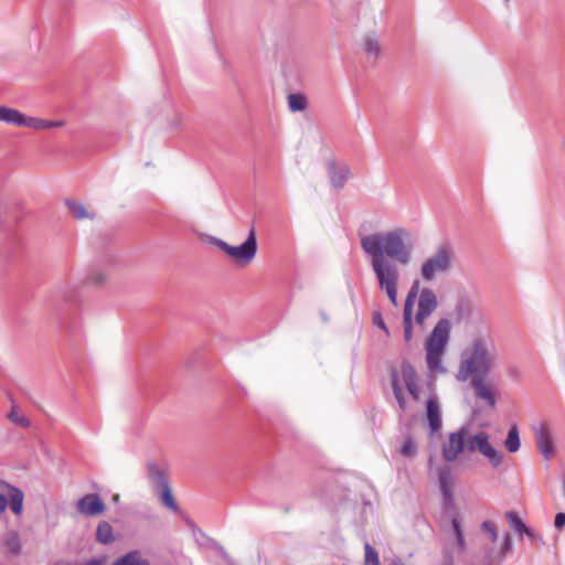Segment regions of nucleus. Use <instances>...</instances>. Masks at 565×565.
Wrapping results in <instances>:
<instances>
[{
	"instance_id": "obj_1",
	"label": "nucleus",
	"mask_w": 565,
	"mask_h": 565,
	"mask_svg": "<svg viewBox=\"0 0 565 565\" xmlns=\"http://www.w3.org/2000/svg\"><path fill=\"white\" fill-rule=\"evenodd\" d=\"M361 248L371 257V267L379 287L396 307L399 270L397 264L407 265L412 259L411 233L397 227L385 233H374L361 238Z\"/></svg>"
},
{
	"instance_id": "obj_2",
	"label": "nucleus",
	"mask_w": 565,
	"mask_h": 565,
	"mask_svg": "<svg viewBox=\"0 0 565 565\" xmlns=\"http://www.w3.org/2000/svg\"><path fill=\"white\" fill-rule=\"evenodd\" d=\"M498 351L491 341L476 338L462 352L456 379L466 382L471 377V386L477 398L486 401L491 408L495 407V397L484 380L495 367Z\"/></svg>"
},
{
	"instance_id": "obj_3",
	"label": "nucleus",
	"mask_w": 565,
	"mask_h": 565,
	"mask_svg": "<svg viewBox=\"0 0 565 565\" xmlns=\"http://www.w3.org/2000/svg\"><path fill=\"white\" fill-rule=\"evenodd\" d=\"M454 248L449 243H443L423 262L420 276L425 281H433L438 274H448L454 267Z\"/></svg>"
},
{
	"instance_id": "obj_4",
	"label": "nucleus",
	"mask_w": 565,
	"mask_h": 565,
	"mask_svg": "<svg viewBox=\"0 0 565 565\" xmlns=\"http://www.w3.org/2000/svg\"><path fill=\"white\" fill-rule=\"evenodd\" d=\"M211 243L230 256L237 265H249L257 253V237L254 228H250L247 238L238 246H233L221 238H212Z\"/></svg>"
},
{
	"instance_id": "obj_5",
	"label": "nucleus",
	"mask_w": 565,
	"mask_h": 565,
	"mask_svg": "<svg viewBox=\"0 0 565 565\" xmlns=\"http://www.w3.org/2000/svg\"><path fill=\"white\" fill-rule=\"evenodd\" d=\"M147 472L151 487L159 495L161 503L170 511L174 513L179 512L180 509L173 498L166 472L154 462H149L147 465Z\"/></svg>"
},
{
	"instance_id": "obj_6",
	"label": "nucleus",
	"mask_w": 565,
	"mask_h": 565,
	"mask_svg": "<svg viewBox=\"0 0 565 565\" xmlns=\"http://www.w3.org/2000/svg\"><path fill=\"white\" fill-rule=\"evenodd\" d=\"M419 281L415 280L405 299L404 310H403V329H404V340L408 343L413 339V310L416 297L419 296Z\"/></svg>"
},
{
	"instance_id": "obj_7",
	"label": "nucleus",
	"mask_w": 565,
	"mask_h": 565,
	"mask_svg": "<svg viewBox=\"0 0 565 565\" xmlns=\"http://www.w3.org/2000/svg\"><path fill=\"white\" fill-rule=\"evenodd\" d=\"M451 322L447 318H441L429 333L425 348L445 351L450 338Z\"/></svg>"
},
{
	"instance_id": "obj_8",
	"label": "nucleus",
	"mask_w": 565,
	"mask_h": 565,
	"mask_svg": "<svg viewBox=\"0 0 565 565\" xmlns=\"http://www.w3.org/2000/svg\"><path fill=\"white\" fill-rule=\"evenodd\" d=\"M466 437V427H461L457 431L449 434L448 440L443 445V457L446 461L454 462L463 451Z\"/></svg>"
},
{
	"instance_id": "obj_9",
	"label": "nucleus",
	"mask_w": 565,
	"mask_h": 565,
	"mask_svg": "<svg viewBox=\"0 0 565 565\" xmlns=\"http://www.w3.org/2000/svg\"><path fill=\"white\" fill-rule=\"evenodd\" d=\"M473 441L476 443L477 450L488 458L492 467H499L503 461V454L500 450L494 449L489 443V436L484 431H479L473 435Z\"/></svg>"
},
{
	"instance_id": "obj_10",
	"label": "nucleus",
	"mask_w": 565,
	"mask_h": 565,
	"mask_svg": "<svg viewBox=\"0 0 565 565\" xmlns=\"http://www.w3.org/2000/svg\"><path fill=\"white\" fill-rule=\"evenodd\" d=\"M327 170L330 179V184L337 191L343 189L347 181L351 178L350 167L345 163H338L333 159L327 161Z\"/></svg>"
},
{
	"instance_id": "obj_11",
	"label": "nucleus",
	"mask_w": 565,
	"mask_h": 565,
	"mask_svg": "<svg viewBox=\"0 0 565 565\" xmlns=\"http://www.w3.org/2000/svg\"><path fill=\"white\" fill-rule=\"evenodd\" d=\"M76 507L79 513L87 516L99 515L106 509L104 501L97 493H88L82 497Z\"/></svg>"
},
{
	"instance_id": "obj_12",
	"label": "nucleus",
	"mask_w": 565,
	"mask_h": 565,
	"mask_svg": "<svg viewBox=\"0 0 565 565\" xmlns=\"http://www.w3.org/2000/svg\"><path fill=\"white\" fill-rule=\"evenodd\" d=\"M534 436L539 451L545 459H551L554 455V443L550 428L542 424L535 429Z\"/></svg>"
},
{
	"instance_id": "obj_13",
	"label": "nucleus",
	"mask_w": 565,
	"mask_h": 565,
	"mask_svg": "<svg viewBox=\"0 0 565 565\" xmlns=\"http://www.w3.org/2000/svg\"><path fill=\"white\" fill-rule=\"evenodd\" d=\"M437 308L438 299L436 292L431 288L427 287L420 289L418 296L417 311H422V313H425L430 317Z\"/></svg>"
},
{
	"instance_id": "obj_14",
	"label": "nucleus",
	"mask_w": 565,
	"mask_h": 565,
	"mask_svg": "<svg viewBox=\"0 0 565 565\" xmlns=\"http://www.w3.org/2000/svg\"><path fill=\"white\" fill-rule=\"evenodd\" d=\"M426 414L430 434L437 433L441 428V416L439 404L436 396H430L426 402Z\"/></svg>"
},
{
	"instance_id": "obj_15",
	"label": "nucleus",
	"mask_w": 565,
	"mask_h": 565,
	"mask_svg": "<svg viewBox=\"0 0 565 565\" xmlns=\"http://www.w3.org/2000/svg\"><path fill=\"white\" fill-rule=\"evenodd\" d=\"M452 475L451 467L444 466L438 471V484L441 494L446 501L452 500V490H451Z\"/></svg>"
},
{
	"instance_id": "obj_16",
	"label": "nucleus",
	"mask_w": 565,
	"mask_h": 565,
	"mask_svg": "<svg viewBox=\"0 0 565 565\" xmlns=\"http://www.w3.org/2000/svg\"><path fill=\"white\" fill-rule=\"evenodd\" d=\"M65 205L67 206L72 216L78 221L82 220H94L96 217V212L88 210L82 202L67 199L65 201Z\"/></svg>"
},
{
	"instance_id": "obj_17",
	"label": "nucleus",
	"mask_w": 565,
	"mask_h": 565,
	"mask_svg": "<svg viewBox=\"0 0 565 565\" xmlns=\"http://www.w3.org/2000/svg\"><path fill=\"white\" fill-rule=\"evenodd\" d=\"M426 364L431 373L445 374L447 369L443 364L441 355L444 351L425 348Z\"/></svg>"
},
{
	"instance_id": "obj_18",
	"label": "nucleus",
	"mask_w": 565,
	"mask_h": 565,
	"mask_svg": "<svg viewBox=\"0 0 565 565\" xmlns=\"http://www.w3.org/2000/svg\"><path fill=\"white\" fill-rule=\"evenodd\" d=\"M399 382L402 381L406 388L418 385V375L415 367L408 363L401 364L399 373L397 372Z\"/></svg>"
},
{
	"instance_id": "obj_19",
	"label": "nucleus",
	"mask_w": 565,
	"mask_h": 565,
	"mask_svg": "<svg viewBox=\"0 0 565 565\" xmlns=\"http://www.w3.org/2000/svg\"><path fill=\"white\" fill-rule=\"evenodd\" d=\"M111 565H150V562L142 557L139 550H132L118 557Z\"/></svg>"
},
{
	"instance_id": "obj_20",
	"label": "nucleus",
	"mask_w": 565,
	"mask_h": 565,
	"mask_svg": "<svg viewBox=\"0 0 565 565\" xmlns=\"http://www.w3.org/2000/svg\"><path fill=\"white\" fill-rule=\"evenodd\" d=\"M53 303L72 302L75 300V287L71 285H62L57 287L51 295Z\"/></svg>"
},
{
	"instance_id": "obj_21",
	"label": "nucleus",
	"mask_w": 565,
	"mask_h": 565,
	"mask_svg": "<svg viewBox=\"0 0 565 565\" xmlns=\"http://www.w3.org/2000/svg\"><path fill=\"white\" fill-rule=\"evenodd\" d=\"M391 384H392L394 397L398 404L401 415H402L407 409V402L403 394L402 385L399 384L397 371L394 369L391 371Z\"/></svg>"
},
{
	"instance_id": "obj_22",
	"label": "nucleus",
	"mask_w": 565,
	"mask_h": 565,
	"mask_svg": "<svg viewBox=\"0 0 565 565\" xmlns=\"http://www.w3.org/2000/svg\"><path fill=\"white\" fill-rule=\"evenodd\" d=\"M7 487L9 488L10 509L12 510V512L14 514L19 515L22 513V510H23L24 494H23L22 490H20L19 488H17L14 486L7 484Z\"/></svg>"
},
{
	"instance_id": "obj_23",
	"label": "nucleus",
	"mask_w": 565,
	"mask_h": 565,
	"mask_svg": "<svg viewBox=\"0 0 565 565\" xmlns=\"http://www.w3.org/2000/svg\"><path fill=\"white\" fill-rule=\"evenodd\" d=\"M96 541L100 544H111L115 541L113 526L107 521H100L96 529Z\"/></svg>"
},
{
	"instance_id": "obj_24",
	"label": "nucleus",
	"mask_w": 565,
	"mask_h": 565,
	"mask_svg": "<svg viewBox=\"0 0 565 565\" xmlns=\"http://www.w3.org/2000/svg\"><path fill=\"white\" fill-rule=\"evenodd\" d=\"M363 51L367 55L369 58H373L376 61L381 54V45L377 39L373 35H366L363 39Z\"/></svg>"
},
{
	"instance_id": "obj_25",
	"label": "nucleus",
	"mask_w": 565,
	"mask_h": 565,
	"mask_svg": "<svg viewBox=\"0 0 565 565\" xmlns=\"http://www.w3.org/2000/svg\"><path fill=\"white\" fill-rule=\"evenodd\" d=\"M22 113L10 107L0 106V121L20 127Z\"/></svg>"
},
{
	"instance_id": "obj_26",
	"label": "nucleus",
	"mask_w": 565,
	"mask_h": 565,
	"mask_svg": "<svg viewBox=\"0 0 565 565\" xmlns=\"http://www.w3.org/2000/svg\"><path fill=\"white\" fill-rule=\"evenodd\" d=\"M4 545L8 548V551L14 556L20 555L22 552L21 540L17 532H10L6 536Z\"/></svg>"
},
{
	"instance_id": "obj_27",
	"label": "nucleus",
	"mask_w": 565,
	"mask_h": 565,
	"mask_svg": "<svg viewBox=\"0 0 565 565\" xmlns=\"http://www.w3.org/2000/svg\"><path fill=\"white\" fill-rule=\"evenodd\" d=\"M288 107L290 111L297 113L302 111L307 108V98L302 94H289L288 95Z\"/></svg>"
},
{
	"instance_id": "obj_28",
	"label": "nucleus",
	"mask_w": 565,
	"mask_h": 565,
	"mask_svg": "<svg viewBox=\"0 0 565 565\" xmlns=\"http://www.w3.org/2000/svg\"><path fill=\"white\" fill-rule=\"evenodd\" d=\"M504 446L508 451L515 452L520 448V436L516 426H512L508 433Z\"/></svg>"
},
{
	"instance_id": "obj_29",
	"label": "nucleus",
	"mask_w": 565,
	"mask_h": 565,
	"mask_svg": "<svg viewBox=\"0 0 565 565\" xmlns=\"http://www.w3.org/2000/svg\"><path fill=\"white\" fill-rule=\"evenodd\" d=\"M505 518L510 524V526L521 535L526 532L527 527L526 524L522 521V519L514 511H508L505 512Z\"/></svg>"
},
{
	"instance_id": "obj_30",
	"label": "nucleus",
	"mask_w": 565,
	"mask_h": 565,
	"mask_svg": "<svg viewBox=\"0 0 565 565\" xmlns=\"http://www.w3.org/2000/svg\"><path fill=\"white\" fill-rule=\"evenodd\" d=\"M45 120L38 117H30L22 114L20 127H29L35 130H44L45 129Z\"/></svg>"
},
{
	"instance_id": "obj_31",
	"label": "nucleus",
	"mask_w": 565,
	"mask_h": 565,
	"mask_svg": "<svg viewBox=\"0 0 565 565\" xmlns=\"http://www.w3.org/2000/svg\"><path fill=\"white\" fill-rule=\"evenodd\" d=\"M451 527H452V530L455 532L459 550L463 551L465 547H466V542H465L463 533H462V530H461L460 521L457 518H454L451 520Z\"/></svg>"
},
{
	"instance_id": "obj_32",
	"label": "nucleus",
	"mask_w": 565,
	"mask_h": 565,
	"mask_svg": "<svg viewBox=\"0 0 565 565\" xmlns=\"http://www.w3.org/2000/svg\"><path fill=\"white\" fill-rule=\"evenodd\" d=\"M399 455L406 458H411L416 455V445L412 436H408L406 438L404 445L399 449Z\"/></svg>"
},
{
	"instance_id": "obj_33",
	"label": "nucleus",
	"mask_w": 565,
	"mask_h": 565,
	"mask_svg": "<svg viewBox=\"0 0 565 565\" xmlns=\"http://www.w3.org/2000/svg\"><path fill=\"white\" fill-rule=\"evenodd\" d=\"M364 550L365 565H380L379 554L369 543L365 544Z\"/></svg>"
},
{
	"instance_id": "obj_34",
	"label": "nucleus",
	"mask_w": 565,
	"mask_h": 565,
	"mask_svg": "<svg viewBox=\"0 0 565 565\" xmlns=\"http://www.w3.org/2000/svg\"><path fill=\"white\" fill-rule=\"evenodd\" d=\"M481 529L482 531H484L487 534H489L490 536V540L492 543H495L497 540H498V531H497V526L495 524L492 522V521H484L482 524H481Z\"/></svg>"
},
{
	"instance_id": "obj_35",
	"label": "nucleus",
	"mask_w": 565,
	"mask_h": 565,
	"mask_svg": "<svg viewBox=\"0 0 565 565\" xmlns=\"http://www.w3.org/2000/svg\"><path fill=\"white\" fill-rule=\"evenodd\" d=\"M8 417L11 422H13L17 425H20L22 427L30 426V420L25 416H20L14 409L10 412Z\"/></svg>"
},
{
	"instance_id": "obj_36",
	"label": "nucleus",
	"mask_w": 565,
	"mask_h": 565,
	"mask_svg": "<svg viewBox=\"0 0 565 565\" xmlns=\"http://www.w3.org/2000/svg\"><path fill=\"white\" fill-rule=\"evenodd\" d=\"M372 322L374 326L382 329L387 335L390 334L388 328H387L386 323L384 322L381 311L377 310V311L373 312Z\"/></svg>"
},
{
	"instance_id": "obj_37",
	"label": "nucleus",
	"mask_w": 565,
	"mask_h": 565,
	"mask_svg": "<svg viewBox=\"0 0 565 565\" xmlns=\"http://www.w3.org/2000/svg\"><path fill=\"white\" fill-rule=\"evenodd\" d=\"M88 282L93 284V285H96V286H100L104 284V281L106 280V277L105 275L99 271V270H93L88 278H87Z\"/></svg>"
},
{
	"instance_id": "obj_38",
	"label": "nucleus",
	"mask_w": 565,
	"mask_h": 565,
	"mask_svg": "<svg viewBox=\"0 0 565 565\" xmlns=\"http://www.w3.org/2000/svg\"><path fill=\"white\" fill-rule=\"evenodd\" d=\"M524 534L533 542V543H537L540 545H545V542L543 540V537L537 533L535 532L533 529L531 527H527L526 532H524Z\"/></svg>"
},
{
	"instance_id": "obj_39",
	"label": "nucleus",
	"mask_w": 565,
	"mask_h": 565,
	"mask_svg": "<svg viewBox=\"0 0 565 565\" xmlns=\"http://www.w3.org/2000/svg\"><path fill=\"white\" fill-rule=\"evenodd\" d=\"M427 318H429V316L417 311L415 316L413 315V323L415 322L417 326L424 328Z\"/></svg>"
},
{
	"instance_id": "obj_40",
	"label": "nucleus",
	"mask_w": 565,
	"mask_h": 565,
	"mask_svg": "<svg viewBox=\"0 0 565 565\" xmlns=\"http://www.w3.org/2000/svg\"><path fill=\"white\" fill-rule=\"evenodd\" d=\"M512 550V541L510 539V536L507 534L504 536V540H503V543L501 545V553H502V557L509 553L510 551Z\"/></svg>"
},
{
	"instance_id": "obj_41",
	"label": "nucleus",
	"mask_w": 565,
	"mask_h": 565,
	"mask_svg": "<svg viewBox=\"0 0 565 565\" xmlns=\"http://www.w3.org/2000/svg\"><path fill=\"white\" fill-rule=\"evenodd\" d=\"M565 525V513L558 512L554 519V526L559 530Z\"/></svg>"
},
{
	"instance_id": "obj_42",
	"label": "nucleus",
	"mask_w": 565,
	"mask_h": 565,
	"mask_svg": "<svg viewBox=\"0 0 565 565\" xmlns=\"http://www.w3.org/2000/svg\"><path fill=\"white\" fill-rule=\"evenodd\" d=\"M406 390L409 393V395H411V397L413 398L414 402H418L419 401L420 392H419V386L418 385L408 387Z\"/></svg>"
},
{
	"instance_id": "obj_43",
	"label": "nucleus",
	"mask_w": 565,
	"mask_h": 565,
	"mask_svg": "<svg viewBox=\"0 0 565 565\" xmlns=\"http://www.w3.org/2000/svg\"><path fill=\"white\" fill-rule=\"evenodd\" d=\"M64 125L63 120H45V129L58 128Z\"/></svg>"
},
{
	"instance_id": "obj_44",
	"label": "nucleus",
	"mask_w": 565,
	"mask_h": 565,
	"mask_svg": "<svg viewBox=\"0 0 565 565\" xmlns=\"http://www.w3.org/2000/svg\"><path fill=\"white\" fill-rule=\"evenodd\" d=\"M8 507V499L4 494L0 493V513L4 512Z\"/></svg>"
},
{
	"instance_id": "obj_45",
	"label": "nucleus",
	"mask_w": 565,
	"mask_h": 565,
	"mask_svg": "<svg viewBox=\"0 0 565 565\" xmlns=\"http://www.w3.org/2000/svg\"><path fill=\"white\" fill-rule=\"evenodd\" d=\"M465 448H467L468 451H475L477 449L473 437L468 441L465 440Z\"/></svg>"
},
{
	"instance_id": "obj_46",
	"label": "nucleus",
	"mask_w": 565,
	"mask_h": 565,
	"mask_svg": "<svg viewBox=\"0 0 565 565\" xmlns=\"http://www.w3.org/2000/svg\"><path fill=\"white\" fill-rule=\"evenodd\" d=\"M440 565H454V558L451 555L446 554Z\"/></svg>"
},
{
	"instance_id": "obj_47",
	"label": "nucleus",
	"mask_w": 565,
	"mask_h": 565,
	"mask_svg": "<svg viewBox=\"0 0 565 565\" xmlns=\"http://www.w3.org/2000/svg\"><path fill=\"white\" fill-rule=\"evenodd\" d=\"M113 501H114V502H118V501H119V494H115V495L113 497Z\"/></svg>"
},
{
	"instance_id": "obj_48",
	"label": "nucleus",
	"mask_w": 565,
	"mask_h": 565,
	"mask_svg": "<svg viewBox=\"0 0 565 565\" xmlns=\"http://www.w3.org/2000/svg\"><path fill=\"white\" fill-rule=\"evenodd\" d=\"M563 494L565 497V475H564V478H563Z\"/></svg>"
},
{
	"instance_id": "obj_49",
	"label": "nucleus",
	"mask_w": 565,
	"mask_h": 565,
	"mask_svg": "<svg viewBox=\"0 0 565 565\" xmlns=\"http://www.w3.org/2000/svg\"><path fill=\"white\" fill-rule=\"evenodd\" d=\"M393 565H405L402 561L394 562Z\"/></svg>"
},
{
	"instance_id": "obj_50",
	"label": "nucleus",
	"mask_w": 565,
	"mask_h": 565,
	"mask_svg": "<svg viewBox=\"0 0 565 565\" xmlns=\"http://www.w3.org/2000/svg\"><path fill=\"white\" fill-rule=\"evenodd\" d=\"M505 1L508 2L509 0H505Z\"/></svg>"
}]
</instances>
